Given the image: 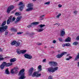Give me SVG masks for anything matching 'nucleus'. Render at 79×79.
I'll list each match as a JSON object with an SVG mask.
<instances>
[{
	"label": "nucleus",
	"mask_w": 79,
	"mask_h": 79,
	"mask_svg": "<svg viewBox=\"0 0 79 79\" xmlns=\"http://www.w3.org/2000/svg\"><path fill=\"white\" fill-rule=\"evenodd\" d=\"M49 64H50L51 66H56L57 65H58V64L56 62H55L54 61H51L49 62L48 63Z\"/></svg>",
	"instance_id": "obj_8"
},
{
	"label": "nucleus",
	"mask_w": 79,
	"mask_h": 79,
	"mask_svg": "<svg viewBox=\"0 0 79 79\" xmlns=\"http://www.w3.org/2000/svg\"><path fill=\"white\" fill-rule=\"evenodd\" d=\"M16 41H13L11 43V45H15L16 44Z\"/></svg>",
	"instance_id": "obj_27"
},
{
	"label": "nucleus",
	"mask_w": 79,
	"mask_h": 79,
	"mask_svg": "<svg viewBox=\"0 0 79 79\" xmlns=\"http://www.w3.org/2000/svg\"><path fill=\"white\" fill-rule=\"evenodd\" d=\"M14 8V6L13 5H11L7 9V13H10V11H11L12 10H13Z\"/></svg>",
	"instance_id": "obj_13"
},
{
	"label": "nucleus",
	"mask_w": 79,
	"mask_h": 79,
	"mask_svg": "<svg viewBox=\"0 0 79 79\" xmlns=\"http://www.w3.org/2000/svg\"><path fill=\"white\" fill-rule=\"evenodd\" d=\"M71 38L70 37H68L67 39H65V42H71Z\"/></svg>",
	"instance_id": "obj_18"
},
{
	"label": "nucleus",
	"mask_w": 79,
	"mask_h": 79,
	"mask_svg": "<svg viewBox=\"0 0 79 79\" xmlns=\"http://www.w3.org/2000/svg\"><path fill=\"white\" fill-rule=\"evenodd\" d=\"M32 1H33V2H35L36 1V0H32Z\"/></svg>",
	"instance_id": "obj_58"
},
{
	"label": "nucleus",
	"mask_w": 79,
	"mask_h": 79,
	"mask_svg": "<svg viewBox=\"0 0 79 79\" xmlns=\"http://www.w3.org/2000/svg\"><path fill=\"white\" fill-rule=\"evenodd\" d=\"M16 2H19V0H16Z\"/></svg>",
	"instance_id": "obj_57"
},
{
	"label": "nucleus",
	"mask_w": 79,
	"mask_h": 79,
	"mask_svg": "<svg viewBox=\"0 0 79 79\" xmlns=\"http://www.w3.org/2000/svg\"><path fill=\"white\" fill-rule=\"evenodd\" d=\"M56 25H57V24H58V23H56Z\"/></svg>",
	"instance_id": "obj_60"
},
{
	"label": "nucleus",
	"mask_w": 79,
	"mask_h": 79,
	"mask_svg": "<svg viewBox=\"0 0 79 79\" xmlns=\"http://www.w3.org/2000/svg\"><path fill=\"white\" fill-rule=\"evenodd\" d=\"M48 79H53V77L52 76H50L48 77Z\"/></svg>",
	"instance_id": "obj_39"
},
{
	"label": "nucleus",
	"mask_w": 79,
	"mask_h": 79,
	"mask_svg": "<svg viewBox=\"0 0 79 79\" xmlns=\"http://www.w3.org/2000/svg\"><path fill=\"white\" fill-rule=\"evenodd\" d=\"M13 64V63H7L6 62H3L2 64L0 66V68L1 69H4V68H5V66L6 67H8V66H11Z\"/></svg>",
	"instance_id": "obj_1"
},
{
	"label": "nucleus",
	"mask_w": 79,
	"mask_h": 79,
	"mask_svg": "<svg viewBox=\"0 0 79 79\" xmlns=\"http://www.w3.org/2000/svg\"><path fill=\"white\" fill-rule=\"evenodd\" d=\"M69 60H70V59H71L73 57H71V56H69Z\"/></svg>",
	"instance_id": "obj_53"
},
{
	"label": "nucleus",
	"mask_w": 79,
	"mask_h": 79,
	"mask_svg": "<svg viewBox=\"0 0 79 79\" xmlns=\"http://www.w3.org/2000/svg\"><path fill=\"white\" fill-rule=\"evenodd\" d=\"M39 26L41 28H42V27H44V26H45V24H40L39 25Z\"/></svg>",
	"instance_id": "obj_34"
},
{
	"label": "nucleus",
	"mask_w": 79,
	"mask_h": 79,
	"mask_svg": "<svg viewBox=\"0 0 79 79\" xmlns=\"http://www.w3.org/2000/svg\"><path fill=\"white\" fill-rule=\"evenodd\" d=\"M20 45V42L19 41H16L15 43V46L16 47L19 46Z\"/></svg>",
	"instance_id": "obj_19"
},
{
	"label": "nucleus",
	"mask_w": 79,
	"mask_h": 79,
	"mask_svg": "<svg viewBox=\"0 0 79 79\" xmlns=\"http://www.w3.org/2000/svg\"><path fill=\"white\" fill-rule=\"evenodd\" d=\"M6 21H4L1 25L2 26H5V24H6Z\"/></svg>",
	"instance_id": "obj_31"
},
{
	"label": "nucleus",
	"mask_w": 79,
	"mask_h": 79,
	"mask_svg": "<svg viewBox=\"0 0 79 79\" xmlns=\"http://www.w3.org/2000/svg\"><path fill=\"white\" fill-rule=\"evenodd\" d=\"M12 16H10V17L9 18V19L11 20L12 19Z\"/></svg>",
	"instance_id": "obj_44"
},
{
	"label": "nucleus",
	"mask_w": 79,
	"mask_h": 79,
	"mask_svg": "<svg viewBox=\"0 0 79 79\" xmlns=\"http://www.w3.org/2000/svg\"><path fill=\"white\" fill-rule=\"evenodd\" d=\"M41 76V74H38V73L36 72H35L32 75V77H38Z\"/></svg>",
	"instance_id": "obj_10"
},
{
	"label": "nucleus",
	"mask_w": 79,
	"mask_h": 79,
	"mask_svg": "<svg viewBox=\"0 0 79 79\" xmlns=\"http://www.w3.org/2000/svg\"><path fill=\"white\" fill-rule=\"evenodd\" d=\"M58 6L59 8H61V7L62 6V5H61L60 4H59L58 5Z\"/></svg>",
	"instance_id": "obj_45"
},
{
	"label": "nucleus",
	"mask_w": 79,
	"mask_h": 79,
	"mask_svg": "<svg viewBox=\"0 0 79 79\" xmlns=\"http://www.w3.org/2000/svg\"><path fill=\"white\" fill-rule=\"evenodd\" d=\"M11 31H13L14 32H17V30L16 29L14 28H12L11 29Z\"/></svg>",
	"instance_id": "obj_26"
},
{
	"label": "nucleus",
	"mask_w": 79,
	"mask_h": 79,
	"mask_svg": "<svg viewBox=\"0 0 79 79\" xmlns=\"http://www.w3.org/2000/svg\"><path fill=\"white\" fill-rule=\"evenodd\" d=\"M64 35H65L64 29L63 28L60 30V37H64Z\"/></svg>",
	"instance_id": "obj_11"
},
{
	"label": "nucleus",
	"mask_w": 79,
	"mask_h": 79,
	"mask_svg": "<svg viewBox=\"0 0 79 79\" xmlns=\"http://www.w3.org/2000/svg\"><path fill=\"white\" fill-rule=\"evenodd\" d=\"M38 68L39 70L40 71H42V65H40L38 67Z\"/></svg>",
	"instance_id": "obj_28"
},
{
	"label": "nucleus",
	"mask_w": 79,
	"mask_h": 79,
	"mask_svg": "<svg viewBox=\"0 0 79 79\" xmlns=\"http://www.w3.org/2000/svg\"><path fill=\"white\" fill-rule=\"evenodd\" d=\"M25 70L23 69L21 70L19 72V74L20 75V77L19 79H24L26 78V76H24L25 73H24Z\"/></svg>",
	"instance_id": "obj_3"
},
{
	"label": "nucleus",
	"mask_w": 79,
	"mask_h": 79,
	"mask_svg": "<svg viewBox=\"0 0 79 79\" xmlns=\"http://www.w3.org/2000/svg\"><path fill=\"white\" fill-rule=\"evenodd\" d=\"M66 60H67V61H69V58H67L65 59Z\"/></svg>",
	"instance_id": "obj_51"
},
{
	"label": "nucleus",
	"mask_w": 79,
	"mask_h": 79,
	"mask_svg": "<svg viewBox=\"0 0 79 79\" xmlns=\"http://www.w3.org/2000/svg\"><path fill=\"white\" fill-rule=\"evenodd\" d=\"M15 16H19L20 15V14H19V12H16L15 14Z\"/></svg>",
	"instance_id": "obj_32"
},
{
	"label": "nucleus",
	"mask_w": 79,
	"mask_h": 79,
	"mask_svg": "<svg viewBox=\"0 0 79 79\" xmlns=\"http://www.w3.org/2000/svg\"><path fill=\"white\" fill-rule=\"evenodd\" d=\"M44 16H45V15H43L41 16H40V18H43V17H44Z\"/></svg>",
	"instance_id": "obj_49"
},
{
	"label": "nucleus",
	"mask_w": 79,
	"mask_h": 79,
	"mask_svg": "<svg viewBox=\"0 0 79 79\" xmlns=\"http://www.w3.org/2000/svg\"><path fill=\"white\" fill-rule=\"evenodd\" d=\"M44 29L42 28H40V29H38L37 30V32H42V31H44Z\"/></svg>",
	"instance_id": "obj_24"
},
{
	"label": "nucleus",
	"mask_w": 79,
	"mask_h": 79,
	"mask_svg": "<svg viewBox=\"0 0 79 79\" xmlns=\"http://www.w3.org/2000/svg\"><path fill=\"white\" fill-rule=\"evenodd\" d=\"M46 61V59H44L43 60V62H45Z\"/></svg>",
	"instance_id": "obj_50"
},
{
	"label": "nucleus",
	"mask_w": 79,
	"mask_h": 79,
	"mask_svg": "<svg viewBox=\"0 0 79 79\" xmlns=\"http://www.w3.org/2000/svg\"><path fill=\"white\" fill-rule=\"evenodd\" d=\"M21 18H22V16H18L17 17L16 19V21L17 22H19L21 19Z\"/></svg>",
	"instance_id": "obj_17"
},
{
	"label": "nucleus",
	"mask_w": 79,
	"mask_h": 79,
	"mask_svg": "<svg viewBox=\"0 0 79 79\" xmlns=\"http://www.w3.org/2000/svg\"><path fill=\"white\" fill-rule=\"evenodd\" d=\"M58 52L59 53H60V50H59L58 51Z\"/></svg>",
	"instance_id": "obj_56"
},
{
	"label": "nucleus",
	"mask_w": 79,
	"mask_h": 79,
	"mask_svg": "<svg viewBox=\"0 0 79 79\" xmlns=\"http://www.w3.org/2000/svg\"><path fill=\"white\" fill-rule=\"evenodd\" d=\"M44 48H47V46H45L44 47Z\"/></svg>",
	"instance_id": "obj_59"
},
{
	"label": "nucleus",
	"mask_w": 79,
	"mask_h": 79,
	"mask_svg": "<svg viewBox=\"0 0 79 79\" xmlns=\"http://www.w3.org/2000/svg\"><path fill=\"white\" fill-rule=\"evenodd\" d=\"M8 34V30L6 31H5V35H7Z\"/></svg>",
	"instance_id": "obj_35"
},
{
	"label": "nucleus",
	"mask_w": 79,
	"mask_h": 79,
	"mask_svg": "<svg viewBox=\"0 0 79 79\" xmlns=\"http://www.w3.org/2000/svg\"><path fill=\"white\" fill-rule=\"evenodd\" d=\"M39 24V22H33L31 23V24L28 25L27 26V27L28 28H29L31 27H34V26H35V25H37V24Z\"/></svg>",
	"instance_id": "obj_6"
},
{
	"label": "nucleus",
	"mask_w": 79,
	"mask_h": 79,
	"mask_svg": "<svg viewBox=\"0 0 79 79\" xmlns=\"http://www.w3.org/2000/svg\"><path fill=\"white\" fill-rule=\"evenodd\" d=\"M55 25H56V24H54V26H55Z\"/></svg>",
	"instance_id": "obj_62"
},
{
	"label": "nucleus",
	"mask_w": 79,
	"mask_h": 79,
	"mask_svg": "<svg viewBox=\"0 0 79 79\" xmlns=\"http://www.w3.org/2000/svg\"><path fill=\"white\" fill-rule=\"evenodd\" d=\"M61 15V13H59L56 16V18H59L60 16Z\"/></svg>",
	"instance_id": "obj_36"
},
{
	"label": "nucleus",
	"mask_w": 79,
	"mask_h": 79,
	"mask_svg": "<svg viewBox=\"0 0 79 79\" xmlns=\"http://www.w3.org/2000/svg\"><path fill=\"white\" fill-rule=\"evenodd\" d=\"M18 5H19H19H20V6L19 7L20 10L21 11H23V8L24 7V4L23 3V2H21L19 3Z\"/></svg>",
	"instance_id": "obj_7"
},
{
	"label": "nucleus",
	"mask_w": 79,
	"mask_h": 79,
	"mask_svg": "<svg viewBox=\"0 0 79 79\" xmlns=\"http://www.w3.org/2000/svg\"><path fill=\"white\" fill-rule=\"evenodd\" d=\"M15 19H16V18L15 17H13L12 18V21H15Z\"/></svg>",
	"instance_id": "obj_48"
},
{
	"label": "nucleus",
	"mask_w": 79,
	"mask_h": 79,
	"mask_svg": "<svg viewBox=\"0 0 79 79\" xmlns=\"http://www.w3.org/2000/svg\"><path fill=\"white\" fill-rule=\"evenodd\" d=\"M15 72L13 71V69H12L11 71V73L12 74L15 73V74H17L18 73V70H19V68L18 67H16L15 68Z\"/></svg>",
	"instance_id": "obj_12"
},
{
	"label": "nucleus",
	"mask_w": 79,
	"mask_h": 79,
	"mask_svg": "<svg viewBox=\"0 0 79 79\" xmlns=\"http://www.w3.org/2000/svg\"><path fill=\"white\" fill-rule=\"evenodd\" d=\"M26 52H27V50H23L21 51V53H22L24 54V53H25Z\"/></svg>",
	"instance_id": "obj_33"
},
{
	"label": "nucleus",
	"mask_w": 79,
	"mask_h": 79,
	"mask_svg": "<svg viewBox=\"0 0 79 79\" xmlns=\"http://www.w3.org/2000/svg\"><path fill=\"white\" fill-rule=\"evenodd\" d=\"M5 73L6 74H10V72L8 70V69H7L6 70Z\"/></svg>",
	"instance_id": "obj_23"
},
{
	"label": "nucleus",
	"mask_w": 79,
	"mask_h": 79,
	"mask_svg": "<svg viewBox=\"0 0 79 79\" xmlns=\"http://www.w3.org/2000/svg\"><path fill=\"white\" fill-rule=\"evenodd\" d=\"M77 63V66L79 68V62H78Z\"/></svg>",
	"instance_id": "obj_52"
},
{
	"label": "nucleus",
	"mask_w": 79,
	"mask_h": 79,
	"mask_svg": "<svg viewBox=\"0 0 79 79\" xmlns=\"http://www.w3.org/2000/svg\"><path fill=\"white\" fill-rule=\"evenodd\" d=\"M66 54H67V52H62L60 55V54H59L56 55V56L58 58H61V57H62L63 55H66Z\"/></svg>",
	"instance_id": "obj_9"
},
{
	"label": "nucleus",
	"mask_w": 79,
	"mask_h": 79,
	"mask_svg": "<svg viewBox=\"0 0 79 79\" xmlns=\"http://www.w3.org/2000/svg\"><path fill=\"white\" fill-rule=\"evenodd\" d=\"M24 56L26 58H27V59H32V56H31L27 53L25 54Z\"/></svg>",
	"instance_id": "obj_14"
},
{
	"label": "nucleus",
	"mask_w": 79,
	"mask_h": 79,
	"mask_svg": "<svg viewBox=\"0 0 79 79\" xmlns=\"http://www.w3.org/2000/svg\"><path fill=\"white\" fill-rule=\"evenodd\" d=\"M11 20H10L8 19L7 21V24H10V23H11Z\"/></svg>",
	"instance_id": "obj_30"
},
{
	"label": "nucleus",
	"mask_w": 79,
	"mask_h": 79,
	"mask_svg": "<svg viewBox=\"0 0 79 79\" xmlns=\"http://www.w3.org/2000/svg\"><path fill=\"white\" fill-rule=\"evenodd\" d=\"M48 72L49 73H55L56 71L58 69V67H56L55 68H53L52 67H49L47 69Z\"/></svg>",
	"instance_id": "obj_2"
},
{
	"label": "nucleus",
	"mask_w": 79,
	"mask_h": 79,
	"mask_svg": "<svg viewBox=\"0 0 79 79\" xmlns=\"http://www.w3.org/2000/svg\"><path fill=\"white\" fill-rule=\"evenodd\" d=\"M51 48H53V47H51Z\"/></svg>",
	"instance_id": "obj_61"
},
{
	"label": "nucleus",
	"mask_w": 79,
	"mask_h": 79,
	"mask_svg": "<svg viewBox=\"0 0 79 79\" xmlns=\"http://www.w3.org/2000/svg\"><path fill=\"white\" fill-rule=\"evenodd\" d=\"M34 35V33L32 32L31 34H29V35L30 36H33Z\"/></svg>",
	"instance_id": "obj_37"
},
{
	"label": "nucleus",
	"mask_w": 79,
	"mask_h": 79,
	"mask_svg": "<svg viewBox=\"0 0 79 79\" xmlns=\"http://www.w3.org/2000/svg\"><path fill=\"white\" fill-rule=\"evenodd\" d=\"M59 40L60 42H63V39L61 38H59Z\"/></svg>",
	"instance_id": "obj_40"
},
{
	"label": "nucleus",
	"mask_w": 79,
	"mask_h": 79,
	"mask_svg": "<svg viewBox=\"0 0 79 79\" xmlns=\"http://www.w3.org/2000/svg\"><path fill=\"white\" fill-rule=\"evenodd\" d=\"M33 4L31 3H29L28 4L27 7L28 9H26V11H31V10H33Z\"/></svg>",
	"instance_id": "obj_5"
},
{
	"label": "nucleus",
	"mask_w": 79,
	"mask_h": 79,
	"mask_svg": "<svg viewBox=\"0 0 79 79\" xmlns=\"http://www.w3.org/2000/svg\"><path fill=\"white\" fill-rule=\"evenodd\" d=\"M15 11H16V10H13V11H11L10 13L11 14H13V13H15Z\"/></svg>",
	"instance_id": "obj_42"
},
{
	"label": "nucleus",
	"mask_w": 79,
	"mask_h": 79,
	"mask_svg": "<svg viewBox=\"0 0 79 79\" xmlns=\"http://www.w3.org/2000/svg\"><path fill=\"white\" fill-rule=\"evenodd\" d=\"M79 59V52L77 53V56L75 58V61H76L77 60Z\"/></svg>",
	"instance_id": "obj_20"
},
{
	"label": "nucleus",
	"mask_w": 79,
	"mask_h": 79,
	"mask_svg": "<svg viewBox=\"0 0 79 79\" xmlns=\"http://www.w3.org/2000/svg\"><path fill=\"white\" fill-rule=\"evenodd\" d=\"M5 59V58L3 57V56L0 55V61L3 60Z\"/></svg>",
	"instance_id": "obj_25"
},
{
	"label": "nucleus",
	"mask_w": 79,
	"mask_h": 79,
	"mask_svg": "<svg viewBox=\"0 0 79 79\" xmlns=\"http://www.w3.org/2000/svg\"><path fill=\"white\" fill-rule=\"evenodd\" d=\"M74 13L75 14V15H77V11L76 10L74 11Z\"/></svg>",
	"instance_id": "obj_43"
},
{
	"label": "nucleus",
	"mask_w": 79,
	"mask_h": 79,
	"mask_svg": "<svg viewBox=\"0 0 79 79\" xmlns=\"http://www.w3.org/2000/svg\"><path fill=\"white\" fill-rule=\"evenodd\" d=\"M16 61V58H13L10 59V62H15Z\"/></svg>",
	"instance_id": "obj_21"
},
{
	"label": "nucleus",
	"mask_w": 79,
	"mask_h": 79,
	"mask_svg": "<svg viewBox=\"0 0 79 79\" xmlns=\"http://www.w3.org/2000/svg\"><path fill=\"white\" fill-rule=\"evenodd\" d=\"M23 32H18L17 34H23Z\"/></svg>",
	"instance_id": "obj_41"
},
{
	"label": "nucleus",
	"mask_w": 79,
	"mask_h": 79,
	"mask_svg": "<svg viewBox=\"0 0 79 79\" xmlns=\"http://www.w3.org/2000/svg\"><path fill=\"white\" fill-rule=\"evenodd\" d=\"M69 55H70V54H69L67 55V56H69Z\"/></svg>",
	"instance_id": "obj_55"
},
{
	"label": "nucleus",
	"mask_w": 79,
	"mask_h": 79,
	"mask_svg": "<svg viewBox=\"0 0 79 79\" xmlns=\"http://www.w3.org/2000/svg\"><path fill=\"white\" fill-rule=\"evenodd\" d=\"M50 1H49L44 3V5H50Z\"/></svg>",
	"instance_id": "obj_38"
},
{
	"label": "nucleus",
	"mask_w": 79,
	"mask_h": 79,
	"mask_svg": "<svg viewBox=\"0 0 79 79\" xmlns=\"http://www.w3.org/2000/svg\"><path fill=\"white\" fill-rule=\"evenodd\" d=\"M37 45H42V43H38L37 44Z\"/></svg>",
	"instance_id": "obj_46"
},
{
	"label": "nucleus",
	"mask_w": 79,
	"mask_h": 79,
	"mask_svg": "<svg viewBox=\"0 0 79 79\" xmlns=\"http://www.w3.org/2000/svg\"><path fill=\"white\" fill-rule=\"evenodd\" d=\"M70 43H66L65 44H62V46L63 47H65V46H66V47H69L70 46Z\"/></svg>",
	"instance_id": "obj_16"
},
{
	"label": "nucleus",
	"mask_w": 79,
	"mask_h": 79,
	"mask_svg": "<svg viewBox=\"0 0 79 79\" xmlns=\"http://www.w3.org/2000/svg\"><path fill=\"white\" fill-rule=\"evenodd\" d=\"M17 54H18L19 55H20L21 53V51L20 49H17Z\"/></svg>",
	"instance_id": "obj_22"
},
{
	"label": "nucleus",
	"mask_w": 79,
	"mask_h": 79,
	"mask_svg": "<svg viewBox=\"0 0 79 79\" xmlns=\"http://www.w3.org/2000/svg\"><path fill=\"white\" fill-rule=\"evenodd\" d=\"M56 40H53V42H52V43H53V44H55V43H56Z\"/></svg>",
	"instance_id": "obj_47"
},
{
	"label": "nucleus",
	"mask_w": 79,
	"mask_h": 79,
	"mask_svg": "<svg viewBox=\"0 0 79 79\" xmlns=\"http://www.w3.org/2000/svg\"><path fill=\"white\" fill-rule=\"evenodd\" d=\"M73 44V45H77L78 44V42L76 41L74 42Z\"/></svg>",
	"instance_id": "obj_29"
},
{
	"label": "nucleus",
	"mask_w": 79,
	"mask_h": 79,
	"mask_svg": "<svg viewBox=\"0 0 79 79\" xmlns=\"http://www.w3.org/2000/svg\"><path fill=\"white\" fill-rule=\"evenodd\" d=\"M3 51V50L0 48V52H2Z\"/></svg>",
	"instance_id": "obj_54"
},
{
	"label": "nucleus",
	"mask_w": 79,
	"mask_h": 79,
	"mask_svg": "<svg viewBox=\"0 0 79 79\" xmlns=\"http://www.w3.org/2000/svg\"><path fill=\"white\" fill-rule=\"evenodd\" d=\"M2 26L0 27V32H1V33L6 31V30L8 29V27L7 25Z\"/></svg>",
	"instance_id": "obj_4"
},
{
	"label": "nucleus",
	"mask_w": 79,
	"mask_h": 79,
	"mask_svg": "<svg viewBox=\"0 0 79 79\" xmlns=\"http://www.w3.org/2000/svg\"><path fill=\"white\" fill-rule=\"evenodd\" d=\"M34 71V68L33 67H31V68L28 71V73H29V76H31L32 74V73Z\"/></svg>",
	"instance_id": "obj_15"
}]
</instances>
